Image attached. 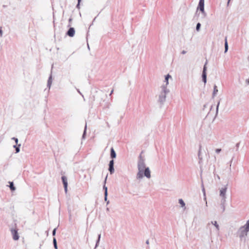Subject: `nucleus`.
I'll list each match as a JSON object with an SVG mask.
<instances>
[{
	"label": "nucleus",
	"mask_w": 249,
	"mask_h": 249,
	"mask_svg": "<svg viewBox=\"0 0 249 249\" xmlns=\"http://www.w3.org/2000/svg\"><path fill=\"white\" fill-rule=\"evenodd\" d=\"M138 173L136 178L138 179H142L144 177L149 179L151 178V171L148 167L146 166L145 159L141 154L137 162Z\"/></svg>",
	"instance_id": "f257e3e1"
},
{
	"label": "nucleus",
	"mask_w": 249,
	"mask_h": 249,
	"mask_svg": "<svg viewBox=\"0 0 249 249\" xmlns=\"http://www.w3.org/2000/svg\"><path fill=\"white\" fill-rule=\"evenodd\" d=\"M249 231V219L247 221L246 223L241 226L237 231V236L239 238L240 240H245L248 235Z\"/></svg>",
	"instance_id": "f03ea898"
},
{
	"label": "nucleus",
	"mask_w": 249,
	"mask_h": 249,
	"mask_svg": "<svg viewBox=\"0 0 249 249\" xmlns=\"http://www.w3.org/2000/svg\"><path fill=\"white\" fill-rule=\"evenodd\" d=\"M227 190V186L226 185L220 189L219 196L221 198L220 203V209L222 212L225 210V204L226 201V192Z\"/></svg>",
	"instance_id": "7ed1b4c3"
},
{
	"label": "nucleus",
	"mask_w": 249,
	"mask_h": 249,
	"mask_svg": "<svg viewBox=\"0 0 249 249\" xmlns=\"http://www.w3.org/2000/svg\"><path fill=\"white\" fill-rule=\"evenodd\" d=\"M169 92V90L166 86H161L160 88V90L157 94L158 101L163 103L166 100V95Z\"/></svg>",
	"instance_id": "20e7f679"
},
{
	"label": "nucleus",
	"mask_w": 249,
	"mask_h": 249,
	"mask_svg": "<svg viewBox=\"0 0 249 249\" xmlns=\"http://www.w3.org/2000/svg\"><path fill=\"white\" fill-rule=\"evenodd\" d=\"M199 10L202 15V17L205 18L207 14L204 10V0H200L199 1V3L198 6L197 7V10Z\"/></svg>",
	"instance_id": "39448f33"
},
{
	"label": "nucleus",
	"mask_w": 249,
	"mask_h": 249,
	"mask_svg": "<svg viewBox=\"0 0 249 249\" xmlns=\"http://www.w3.org/2000/svg\"><path fill=\"white\" fill-rule=\"evenodd\" d=\"M211 225H213L214 227L215 228V231L216 233H218L219 231L220 230V226L219 224H218L217 222L215 220H213L209 222L207 226L210 229V233H212V231L210 227Z\"/></svg>",
	"instance_id": "423d86ee"
},
{
	"label": "nucleus",
	"mask_w": 249,
	"mask_h": 249,
	"mask_svg": "<svg viewBox=\"0 0 249 249\" xmlns=\"http://www.w3.org/2000/svg\"><path fill=\"white\" fill-rule=\"evenodd\" d=\"M11 233L12 234L13 238L14 240H18L19 239V236L16 230L12 229Z\"/></svg>",
	"instance_id": "0eeeda50"
},
{
	"label": "nucleus",
	"mask_w": 249,
	"mask_h": 249,
	"mask_svg": "<svg viewBox=\"0 0 249 249\" xmlns=\"http://www.w3.org/2000/svg\"><path fill=\"white\" fill-rule=\"evenodd\" d=\"M218 92V87L215 84H214L213 85V93H212V97L213 98L215 97L217 95Z\"/></svg>",
	"instance_id": "6e6552de"
},
{
	"label": "nucleus",
	"mask_w": 249,
	"mask_h": 249,
	"mask_svg": "<svg viewBox=\"0 0 249 249\" xmlns=\"http://www.w3.org/2000/svg\"><path fill=\"white\" fill-rule=\"evenodd\" d=\"M172 78L171 75H170L169 74H168L165 76V79L164 81V82L165 83V85L163 86H166L167 88V86L169 84V79L172 80Z\"/></svg>",
	"instance_id": "1a4fd4ad"
},
{
	"label": "nucleus",
	"mask_w": 249,
	"mask_h": 249,
	"mask_svg": "<svg viewBox=\"0 0 249 249\" xmlns=\"http://www.w3.org/2000/svg\"><path fill=\"white\" fill-rule=\"evenodd\" d=\"M178 201L180 205V207L183 210H185L186 209V204L183 200L181 198H179Z\"/></svg>",
	"instance_id": "9d476101"
},
{
	"label": "nucleus",
	"mask_w": 249,
	"mask_h": 249,
	"mask_svg": "<svg viewBox=\"0 0 249 249\" xmlns=\"http://www.w3.org/2000/svg\"><path fill=\"white\" fill-rule=\"evenodd\" d=\"M114 165V160H112L110 161L109 164V171L110 173V174H112L114 172V169L113 167Z\"/></svg>",
	"instance_id": "9b49d317"
},
{
	"label": "nucleus",
	"mask_w": 249,
	"mask_h": 249,
	"mask_svg": "<svg viewBox=\"0 0 249 249\" xmlns=\"http://www.w3.org/2000/svg\"><path fill=\"white\" fill-rule=\"evenodd\" d=\"M62 181L64 184L65 191L66 192L67 191V186H68V182H67V178L66 177L63 176L62 177Z\"/></svg>",
	"instance_id": "f8f14e48"
},
{
	"label": "nucleus",
	"mask_w": 249,
	"mask_h": 249,
	"mask_svg": "<svg viewBox=\"0 0 249 249\" xmlns=\"http://www.w3.org/2000/svg\"><path fill=\"white\" fill-rule=\"evenodd\" d=\"M75 34L74 29L72 27L70 28L67 32V35L70 37H73Z\"/></svg>",
	"instance_id": "ddd939ff"
},
{
	"label": "nucleus",
	"mask_w": 249,
	"mask_h": 249,
	"mask_svg": "<svg viewBox=\"0 0 249 249\" xmlns=\"http://www.w3.org/2000/svg\"><path fill=\"white\" fill-rule=\"evenodd\" d=\"M110 156L112 158H115L116 156V153L113 148L111 149Z\"/></svg>",
	"instance_id": "4468645a"
},
{
	"label": "nucleus",
	"mask_w": 249,
	"mask_h": 249,
	"mask_svg": "<svg viewBox=\"0 0 249 249\" xmlns=\"http://www.w3.org/2000/svg\"><path fill=\"white\" fill-rule=\"evenodd\" d=\"M228 50V44L227 42V38L225 39V53H226Z\"/></svg>",
	"instance_id": "2eb2a0df"
},
{
	"label": "nucleus",
	"mask_w": 249,
	"mask_h": 249,
	"mask_svg": "<svg viewBox=\"0 0 249 249\" xmlns=\"http://www.w3.org/2000/svg\"><path fill=\"white\" fill-rule=\"evenodd\" d=\"M202 80L204 82V84L206 83L207 82V74L206 73H202Z\"/></svg>",
	"instance_id": "dca6fc26"
},
{
	"label": "nucleus",
	"mask_w": 249,
	"mask_h": 249,
	"mask_svg": "<svg viewBox=\"0 0 249 249\" xmlns=\"http://www.w3.org/2000/svg\"><path fill=\"white\" fill-rule=\"evenodd\" d=\"M52 83V76L51 75L48 81V87L50 88Z\"/></svg>",
	"instance_id": "f3484780"
},
{
	"label": "nucleus",
	"mask_w": 249,
	"mask_h": 249,
	"mask_svg": "<svg viewBox=\"0 0 249 249\" xmlns=\"http://www.w3.org/2000/svg\"><path fill=\"white\" fill-rule=\"evenodd\" d=\"M10 183V188L12 191H15L16 190V188L14 186V184L13 182H9Z\"/></svg>",
	"instance_id": "a211bd4d"
},
{
	"label": "nucleus",
	"mask_w": 249,
	"mask_h": 249,
	"mask_svg": "<svg viewBox=\"0 0 249 249\" xmlns=\"http://www.w3.org/2000/svg\"><path fill=\"white\" fill-rule=\"evenodd\" d=\"M53 244L54 247L55 249H57V246L56 240V239L55 238H54L53 239Z\"/></svg>",
	"instance_id": "6ab92c4d"
},
{
	"label": "nucleus",
	"mask_w": 249,
	"mask_h": 249,
	"mask_svg": "<svg viewBox=\"0 0 249 249\" xmlns=\"http://www.w3.org/2000/svg\"><path fill=\"white\" fill-rule=\"evenodd\" d=\"M20 144L18 145V146H16V145H14V147L16 148V152L18 153L19 152V147L20 146Z\"/></svg>",
	"instance_id": "aec40b11"
},
{
	"label": "nucleus",
	"mask_w": 249,
	"mask_h": 249,
	"mask_svg": "<svg viewBox=\"0 0 249 249\" xmlns=\"http://www.w3.org/2000/svg\"><path fill=\"white\" fill-rule=\"evenodd\" d=\"M200 27H201V24L200 23H197L196 26V30L197 32H199L200 31Z\"/></svg>",
	"instance_id": "412c9836"
},
{
	"label": "nucleus",
	"mask_w": 249,
	"mask_h": 249,
	"mask_svg": "<svg viewBox=\"0 0 249 249\" xmlns=\"http://www.w3.org/2000/svg\"><path fill=\"white\" fill-rule=\"evenodd\" d=\"M100 238H101V234H99L98 235V240H97V241L96 242V246H95V248H97L98 247V246Z\"/></svg>",
	"instance_id": "4be33fe9"
},
{
	"label": "nucleus",
	"mask_w": 249,
	"mask_h": 249,
	"mask_svg": "<svg viewBox=\"0 0 249 249\" xmlns=\"http://www.w3.org/2000/svg\"><path fill=\"white\" fill-rule=\"evenodd\" d=\"M103 189L105 190V194L107 196V188L105 185L104 186Z\"/></svg>",
	"instance_id": "5701e85b"
},
{
	"label": "nucleus",
	"mask_w": 249,
	"mask_h": 249,
	"mask_svg": "<svg viewBox=\"0 0 249 249\" xmlns=\"http://www.w3.org/2000/svg\"><path fill=\"white\" fill-rule=\"evenodd\" d=\"M86 129H87V125H86L85 127L84 132V133L83 135V139H84L85 138V134L86 132Z\"/></svg>",
	"instance_id": "b1692460"
},
{
	"label": "nucleus",
	"mask_w": 249,
	"mask_h": 249,
	"mask_svg": "<svg viewBox=\"0 0 249 249\" xmlns=\"http://www.w3.org/2000/svg\"><path fill=\"white\" fill-rule=\"evenodd\" d=\"M206 73V67L205 65L204 66L202 73Z\"/></svg>",
	"instance_id": "393cba45"
},
{
	"label": "nucleus",
	"mask_w": 249,
	"mask_h": 249,
	"mask_svg": "<svg viewBox=\"0 0 249 249\" xmlns=\"http://www.w3.org/2000/svg\"><path fill=\"white\" fill-rule=\"evenodd\" d=\"M12 140H14L17 144L18 143V139L16 138L13 137L12 138Z\"/></svg>",
	"instance_id": "a878e982"
},
{
	"label": "nucleus",
	"mask_w": 249,
	"mask_h": 249,
	"mask_svg": "<svg viewBox=\"0 0 249 249\" xmlns=\"http://www.w3.org/2000/svg\"><path fill=\"white\" fill-rule=\"evenodd\" d=\"M107 196H106V195L105 194V200L107 202V204H108L109 203V201H107Z\"/></svg>",
	"instance_id": "bb28decb"
},
{
	"label": "nucleus",
	"mask_w": 249,
	"mask_h": 249,
	"mask_svg": "<svg viewBox=\"0 0 249 249\" xmlns=\"http://www.w3.org/2000/svg\"><path fill=\"white\" fill-rule=\"evenodd\" d=\"M219 104H220V102H218L217 103V106H216V113H217V112H218V107H219Z\"/></svg>",
	"instance_id": "cd10ccee"
},
{
	"label": "nucleus",
	"mask_w": 249,
	"mask_h": 249,
	"mask_svg": "<svg viewBox=\"0 0 249 249\" xmlns=\"http://www.w3.org/2000/svg\"><path fill=\"white\" fill-rule=\"evenodd\" d=\"M201 152V147L199 148V151H198V157L200 158V154Z\"/></svg>",
	"instance_id": "c85d7f7f"
},
{
	"label": "nucleus",
	"mask_w": 249,
	"mask_h": 249,
	"mask_svg": "<svg viewBox=\"0 0 249 249\" xmlns=\"http://www.w3.org/2000/svg\"><path fill=\"white\" fill-rule=\"evenodd\" d=\"M186 53H187V51H185V50H183V51H181V53L182 54H186Z\"/></svg>",
	"instance_id": "c756f323"
},
{
	"label": "nucleus",
	"mask_w": 249,
	"mask_h": 249,
	"mask_svg": "<svg viewBox=\"0 0 249 249\" xmlns=\"http://www.w3.org/2000/svg\"><path fill=\"white\" fill-rule=\"evenodd\" d=\"M56 233V229H54L53 231V235H55Z\"/></svg>",
	"instance_id": "7c9ffc66"
},
{
	"label": "nucleus",
	"mask_w": 249,
	"mask_h": 249,
	"mask_svg": "<svg viewBox=\"0 0 249 249\" xmlns=\"http://www.w3.org/2000/svg\"><path fill=\"white\" fill-rule=\"evenodd\" d=\"M246 83H247V84L248 85H249V79H247V80H246Z\"/></svg>",
	"instance_id": "2f4dec72"
},
{
	"label": "nucleus",
	"mask_w": 249,
	"mask_h": 249,
	"mask_svg": "<svg viewBox=\"0 0 249 249\" xmlns=\"http://www.w3.org/2000/svg\"><path fill=\"white\" fill-rule=\"evenodd\" d=\"M220 151H221V149H216V153H219Z\"/></svg>",
	"instance_id": "473e14b6"
},
{
	"label": "nucleus",
	"mask_w": 249,
	"mask_h": 249,
	"mask_svg": "<svg viewBox=\"0 0 249 249\" xmlns=\"http://www.w3.org/2000/svg\"><path fill=\"white\" fill-rule=\"evenodd\" d=\"M81 0H78V4L77 5V7H78L79 6V3L80 2Z\"/></svg>",
	"instance_id": "72a5a7b5"
},
{
	"label": "nucleus",
	"mask_w": 249,
	"mask_h": 249,
	"mask_svg": "<svg viewBox=\"0 0 249 249\" xmlns=\"http://www.w3.org/2000/svg\"><path fill=\"white\" fill-rule=\"evenodd\" d=\"M146 244H147V245H148V244H149V240H147L146 241Z\"/></svg>",
	"instance_id": "f704fd0d"
},
{
	"label": "nucleus",
	"mask_w": 249,
	"mask_h": 249,
	"mask_svg": "<svg viewBox=\"0 0 249 249\" xmlns=\"http://www.w3.org/2000/svg\"><path fill=\"white\" fill-rule=\"evenodd\" d=\"M0 35L2 36V32L1 30H0Z\"/></svg>",
	"instance_id": "c9c22d12"
},
{
	"label": "nucleus",
	"mask_w": 249,
	"mask_h": 249,
	"mask_svg": "<svg viewBox=\"0 0 249 249\" xmlns=\"http://www.w3.org/2000/svg\"><path fill=\"white\" fill-rule=\"evenodd\" d=\"M107 178V177L106 178V179H105V183H106V182Z\"/></svg>",
	"instance_id": "e433bc0d"
},
{
	"label": "nucleus",
	"mask_w": 249,
	"mask_h": 249,
	"mask_svg": "<svg viewBox=\"0 0 249 249\" xmlns=\"http://www.w3.org/2000/svg\"><path fill=\"white\" fill-rule=\"evenodd\" d=\"M71 20H72V19H71V18H70V19H69V21H70V22H71Z\"/></svg>",
	"instance_id": "4c0bfd02"
},
{
	"label": "nucleus",
	"mask_w": 249,
	"mask_h": 249,
	"mask_svg": "<svg viewBox=\"0 0 249 249\" xmlns=\"http://www.w3.org/2000/svg\"><path fill=\"white\" fill-rule=\"evenodd\" d=\"M230 0H229L228 3H229Z\"/></svg>",
	"instance_id": "58836bf2"
}]
</instances>
